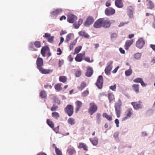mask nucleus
I'll return each instance as SVG.
<instances>
[{
	"mask_svg": "<svg viewBox=\"0 0 155 155\" xmlns=\"http://www.w3.org/2000/svg\"><path fill=\"white\" fill-rule=\"evenodd\" d=\"M41 41H36L34 43H30L28 45V48L32 51H37V50L36 48H40L41 47Z\"/></svg>",
	"mask_w": 155,
	"mask_h": 155,
	"instance_id": "nucleus-1",
	"label": "nucleus"
},
{
	"mask_svg": "<svg viewBox=\"0 0 155 155\" xmlns=\"http://www.w3.org/2000/svg\"><path fill=\"white\" fill-rule=\"evenodd\" d=\"M121 105V101L120 99H119L118 100L117 102L115 104L114 106L115 112L118 118L120 116Z\"/></svg>",
	"mask_w": 155,
	"mask_h": 155,
	"instance_id": "nucleus-2",
	"label": "nucleus"
},
{
	"mask_svg": "<svg viewBox=\"0 0 155 155\" xmlns=\"http://www.w3.org/2000/svg\"><path fill=\"white\" fill-rule=\"evenodd\" d=\"M64 111L69 116H72L74 113V108L71 104L68 105L64 109Z\"/></svg>",
	"mask_w": 155,
	"mask_h": 155,
	"instance_id": "nucleus-3",
	"label": "nucleus"
},
{
	"mask_svg": "<svg viewBox=\"0 0 155 155\" xmlns=\"http://www.w3.org/2000/svg\"><path fill=\"white\" fill-rule=\"evenodd\" d=\"M97 109V107L94 103H91L90 104V107L88 109V113L92 115L96 112Z\"/></svg>",
	"mask_w": 155,
	"mask_h": 155,
	"instance_id": "nucleus-4",
	"label": "nucleus"
},
{
	"mask_svg": "<svg viewBox=\"0 0 155 155\" xmlns=\"http://www.w3.org/2000/svg\"><path fill=\"white\" fill-rule=\"evenodd\" d=\"M94 18L91 16H88L87 18L86 21L84 23V25L85 26L88 27L91 25L94 22Z\"/></svg>",
	"mask_w": 155,
	"mask_h": 155,
	"instance_id": "nucleus-5",
	"label": "nucleus"
},
{
	"mask_svg": "<svg viewBox=\"0 0 155 155\" xmlns=\"http://www.w3.org/2000/svg\"><path fill=\"white\" fill-rule=\"evenodd\" d=\"M133 110L131 108H129L126 110L125 114L126 116L122 118V121H124L130 118L133 114Z\"/></svg>",
	"mask_w": 155,
	"mask_h": 155,
	"instance_id": "nucleus-6",
	"label": "nucleus"
},
{
	"mask_svg": "<svg viewBox=\"0 0 155 155\" xmlns=\"http://www.w3.org/2000/svg\"><path fill=\"white\" fill-rule=\"evenodd\" d=\"M115 22V21L114 20L110 21L108 19L103 18V27L105 28H108L110 27L111 23Z\"/></svg>",
	"mask_w": 155,
	"mask_h": 155,
	"instance_id": "nucleus-7",
	"label": "nucleus"
},
{
	"mask_svg": "<svg viewBox=\"0 0 155 155\" xmlns=\"http://www.w3.org/2000/svg\"><path fill=\"white\" fill-rule=\"evenodd\" d=\"M103 78L102 75H100L97 79V81L96 83V85L99 89H101L103 86Z\"/></svg>",
	"mask_w": 155,
	"mask_h": 155,
	"instance_id": "nucleus-8",
	"label": "nucleus"
},
{
	"mask_svg": "<svg viewBox=\"0 0 155 155\" xmlns=\"http://www.w3.org/2000/svg\"><path fill=\"white\" fill-rule=\"evenodd\" d=\"M93 26L94 28H98L103 27V18L97 19L94 22Z\"/></svg>",
	"mask_w": 155,
	"mask_h": 155,
	"instance_id": "nucleus-9",
	"label": "nucleus"
},
{
	"mask_svg": "<svg viewBox=\"0 0 155 155\" xmlns=\"http://www.w3.org/2000/svg\"><path fill=\"white\" fill-rule=\"evenodd\" d=\"M113 63V62L112 61H110L107 63V66L106 67L104 70L105 73L107 75H109L110 74V71L112 69V65Z\"/></svg>",
	"mask_w": 155,
	"mask_h": 155,
	"instance_id": "nucleus-10",
	"label": "nucleus"
},
{
	"mask_svg": "<svg viewBox=\"0 0 155 155\" xmlns=\"http://www.w3.org/2000/svg\"><path fill=\"white\" fill-rule=\"evenodd\" d=\"M145 44V42L142 38H139L137 41L136 46L138 48H141Z\"/></svg>",
	"mask_w": 155,
	"mask_h": 155,
	"instance_id": "nucleus-11",
	"label": "nucleus"
},
{
	"mask_svg": "<svg viewBox=\"0 0 155 155\" xmlns=\"http://www.w3.org/2000/svg\"><path fill=\"white\" fill-rule=\"evenodd\" d=\"M43 37L47 38L48 41L50 43H52L54 41V36H51V34L48 33H45Z\"/></svg>",
	"mask_w": 155,
	"mask_h": 155,
	"instance_id": "nucleus-12",
	"label": "nucleus"
},
{
	"mask_svg": "<svg viewBox=\"0 0 155 155\" xmlns=\"http://www.w3.org/2000/svg\"><path fill=\"white\" fill-rule=\"evenodd\" d=\"M115 13V10L112 8H108L105 10V13L107 15H110L114 14Z\"/></svg>",
	"mask_w": 155,
	"mask_h": 155,
	"instance_id": "nucleus-13",
	"label": "nucleus"
},
{
	"mask_svg": "<svg viewBox=\"0 0 155 155\" xmlns=\"http://www.w3.org/2000/svg\"><path fill=\"white\" fill-rule=\"evenodd\" d=\"M36 64L37 68L39 69L43 65V60L42 58L38 57L37 59Z\"/></svg>",
	"mask_w": 155,
	"mask_h": 155,
	"instance_id": "nucleus-14",
	"label": "nucleus"
},
{
	"mask_svg": "<svg viewBox=\"0 0 155 155\" xmlns=\"http://www.w3.org/2000/svg\"><path fill=\"white\" fill-rule=\"evenodd\" d=\"M62 10L61 9H58L54 10L51 13V17L57 16L58 15L61 14L62 12Z\"/></svg>",
	"mask_w": 155,
	"mask_h": 155,
	"instance_id": "nucleus-15",
	"label": "nucleus"
},
{
	"mask_svg": "<svg viewBox=\"0 0 155 155\" xmlns=\"http://www.w3.org/2000/svg\"><path fill=\"white\" fill-rule=\"evenodd\" d=\"M85 52L78 54L75 58V61L78 62L81 61L83 57L85 56Z\"/></svg>",
	"mask_w": 155,
	"mask_h": 155,
	"instance_id": "nucleus-16",
	"label": "nucleus"
},
{
	"mask_svg": "<svg viewBox=\"0 0 155 155\" xmlns=\"http://www.w3.org/2000/svg\"><path fill=\"white\" fill-rule=\"evenodd\" d=\"M131 104L135 109L137 110L142 107L141 102L140 101L132 102Z\"/></svg>",
	"mask_w": 155,
	"mask_h": 155,
	"instance_id": "nucleus-17",
	"label": "nucleus"
},
{
	"mask_svg": "<svg viewBox=\"0 0 155 155\" xmlns=\"http://www.w3.org/2000/svg\"><path fill=\"white\" fill-rule=\"evenodd\" d=\"M49 50L50 48L48 46H45L42 47L41 51V53L42 56L45 57L46 54Z\"/></svg>",
	"mask_w": 155,
	"mask_h": 155,
	"instance_id": "nucleus-18",
	"label": "nucleus"
},
{
	"mask_svg": "<svg viewBox=\"0 0 155 155\" xmlns=\"http://www.w3.org/2000/svg\"><path fill=\"white\" fill-rule=\"evenodd\" d=\"M77 19V17L74 15H71L68 16L67 21L70 23H73Z\"/></svg>",
	"mask_w": 155,
	"mask_h": 155,
	"instance_id": "nucleus-19",
	"label": "nucleus"
},
{
	"mask_svg": "<svg viewBox=\"0 0 155 155\" xmlns=\"http://www.w3.org/2000/svg\"><path fill=\"white\" fill-rule=\"evenodd\" d=\"M76 105L75 112L77 113L82 106V103L80 101H77L75 103Z\"/></svg>",
	"mask_w": 155,
	"mask_h": 155,
	"instance_id": "nucleus-20",
	"label": "nucleus"
},
{
	"mask_svg": "<svg viewBox=\"0 0 155 155\" xmlns=\"http://www.w3.org/2000/svg\"><path fill=\"white\" fill-rule=\"evenodd\" d=\"M67 152L69 155H73L76 153L75 149L71 146H70L67 150Z\"/></svg>",
	"mask_w": 155,
	"mask_h": 155,
	"instance_id": "nucleus-21",
	"label": "nucleus"
},
{
	"mask_svg": "<svg viewBox=\"0 0 155 155\" xmlns=\"http://www.w3.org/2000/svg\"><path fill=\"white\" fill-rule=\"evenodd\" d=\"M38 70L41 73L44 74H48L52 73L53 71L52 70L44 69L42 67L40 68Z\"/></svg>",
	"mask_w": 155,
	"mask_h": 155,
	"instance_id": "nucleus-22",
	"label": "nucleus"
},
{
	"mask_svg": "<svg viewBox=\"0 0 155 155\" xmlns=\"http://www.w3.org/2000/svg\"><path fill=\"white\" fill-rule=\"evenodd\" d=\"M115 6L118 8H122L124 6L122 0H115Z\"/></svg>",
	"mask_w": 155,
	"mask_h": 155,
	"instance_id": "nucleus-23",
	"label": "nucleus"
},
{
	"mask_svg": "<svg viewBox=\"0 0 155 155\" xmlns=\"http://www.w3.org/2000/svg\"><path fill=\"white\" fill-rule=\"evenodd\" d=\"M133 42V40L132 39L130 40H127L125 42V48L126 50H127L130 45Z\"/></svg>",
	"mask_w": 155,
	"mask_h": 155,
	"instance_id": "nucleus-24",
	"label": "nucleus"
},
{
	"mask_svg": "<svg viewBox=\"0 0 155 155\" xmlns=\"http://www.w3.org/2000/svg\"><path fill=\"white\" fill-rule=\"evenodd\" d=\"M78 33L80 36L86 38H88L89 37V35L84 31H80Z\"/></svg>",
	"mask_w": 155,
	"mask_h": 155,
	"instance_id": "nucleus-25",
	"label": "nucleus"
},
{
	"mask_svg": "<svg viewBox=\"0 0 155 155\" xmlns=\"http://www.w3.org/2000/svg\"><path fill=\"white\" fill-rule=\"evenodd\" d=\"M127 13L129 16L131 18L133 16L134 8L132 6H130L127 8Z\"/></svg>",
	"mask_w": 155,
	"mask_h": 155,
	"instance_id": "nucleus-26",
	"label": "nucleus"
},
{
	"mask_svg": "<svg viewBox=\"0 0 155 155\" xmlns=\"http://www.w3.org/2000/svg\"><path fill=\"white\" fill-rule=\"evenodd\" d=\"M78 147L79 149L83 148L84 150L86 151L88 150L87 146L85 143H80Z\"/></svg>",
	"mask_w": 155,
	"mask_h": 155,
	"instance_id": "nucleus-27",
	"label": "nucleus"
},
{
	"mask_svg": "<svg viewBox=\"0 0 155 155\" xmlns=\"http://www.w3.org/2000/svg\"><path fill=\"white\" fill-rule=\"evenodd\" d=\"M146 2L148 8L152 9L154 8V5L151 1L147 0Z\"/></svg>",
	"mask_w": 155,
	"mask_h": 155,
	"instance_id": "nucleus-28",
	"label": "nucleus"
},
{
	"mask_svg": "<svg viewBox=\"0 0 155 155\" xmlns=\"http://www.w3.org/2000/svg\"><path fill=\"white\" fill-rule=\"evenodd\" d=\"M93 73V71L92 69L91 68H88L86 73V76L88 77H91Z\"/></svg>",
	"mask_w": 155,
	"mask_h": 155,
	"instance_id": "nucleus-29",
	"label": "nucleus"
},
{
	"mask_svg": "<svg viewBox=\"0 0 155 155\" xmlns=\"http://www.w3.org/2000/svg\"><path fill=\"white\" fill-rule=\"evenodd\" d=\"M132 87L133 90L136 93H138L139 92V85L138 84H134L132 85Z\"/></svg>",
	"mask_w": 155,
	"mask_h": 155,
	"instance_id": "nucleus-30",
	"label": "nucleus"
},
{
	"mask_svg": "<svg viewBox=\"0 0 155 155\" xmlns=\"http://www.w3.org/2000/svg\"><path fill=\"white\" fill-rule=\"evenodd\" d=\"M62 84L61 83H58L54 85L55 89L58 91H59L62 90V87H61Z\"/></svg>",
	"mask_w": 155,
	"mask_h": 155,
	"instance_id": "nucleus-31",
	"label": "nucleus"
},
{
	"mask_svg": "<svg viewBox=\"0 0 155 155\" xmlns=\"http://www.w3.org/2000/svg\"><path fill=\"white\" fill-rule=\"evenodd\" d=\"M86 83L84 81H83L81 83L80 85L78 87V90L80 91H82L86 87Z\"/></svg>",
	"mask_w": 155,
	"mask_h": 155,
	"instance_id": "nucleus-32",
	"label": "nucleus"
},
{
	"mask_svg": "<svg viewBox=\"0 0 155 155\" xmlns=\"http://www.w3.org/2000/svg\"><path fill=\"white\" fill-rule=\"evenodd\" d=\"M90 140L93 145L96 146L97 145L98 142V139L97 138L95 137L92 140H91V138H90Z\"/></svg>",
	"mask_w": 155,
	"mask_h": 155,
	"instance_id": "nucleus-33",
	"label": "nucleus"
},
{
	"mask_svg": "<svg viewBox=\"0 0 155 155\" xmlns=\"http://www.w3.org/2000/svg\"><path fill=\"white\" fill-rule=\"evenodd\" d=\"M73 35V34L72 33H69L66 36L65 42L67 43H69V41L71 40V37Z\"/></svg>",
	"mask_w": 155,
	"mask_h": 155,
	"instance_id": "nucleus-34",
	"label": "nucleus"
},
{
	"mask_svg": "<svg viewBox=\"0 0 155 155\" xmlns=\"http://www.w3.org/2000/svg\"><path fill=\"white\" fill-rule=\"evenodd\" d=\"M67 80V77L64 76H60L59 78V80L60 82L65 83Z\"/></svg>",
	"mask_w": 155,
	"mask_h": 155,
	"instance_id": "nucleus-35",
	"label": "nucleus"
},
{
	"mask_svg": "<svg viewBox=\"0 0 155 155\" xmlns=\"http://www.w3.org/2000/svg\"><path fill=\"white\" fill-rule=\"evenodd\" d=\"M52 117L56 119H58L60 117V115L59 113L57 112H54L52 113Z\"/></svg>",
	"mask_w": 155,
	"mask_h": 155,
	"instance_id": "nucleus-36",
	"label": "nucleus"
},
{
	"mask_svg": "<svg viewBox=\"0 0 155 155\" xmlns=\"http://www.w3.org/2000/svg\"><path fill=\"white\" fill-rule=\"evenodd\" d=\"M47 123L50 127L54 128V124L52 121L48 119L47 120Z\"/></svg>",
	"mask_w": 155,
	"mask_h": 155,
	"instance_id": "nucleus-37",
	"label": "nucleus"
},
{
	"mask_svg": "<svg viewBox=\"0 0 155 155\" xmlns=\"http://www.w3.org/2000/svg\"><path fill=\"white\" fill-rule=\"evenodd\" d=\"M132 71L131 69V66H130L129 69L125 71V74L126 76H129L132 73Z\"/></svg>",
	"mask_w": 155,
	"mask_h": 155,
	"instance_id": "nucleus-38",
	"label": "nucleus"
},
{
	"mask_svg": "<svg viewBox=\"0 0 155 155\" xmlns=\"http://www.w3.org/2000/svg\"><path fill=\"white\" fill-rule=\"evenodd\" d=\"M103 116L106 118L108 120L111 121L112 120V117L111 116L108 115L106 113H104L103 114Z\"/></svg>",
	"mask_w": 155,
	"mask_h": 155,
	"instance_id": "nucleus-39",
	"label": "nucleus"
},
{
	"mask_svg": "<svg viewBox=\"0 0 155 155\" xmlns=\"http://www.w3.org/2000/svg\"><path fill=\"white\" fill-rule=\"evenodd\" d=\"M40 96L42 98H45L47 96V94L44 90L41 91L40 93Z\"/></svg>",
	"mask_w": 155,
	"mask_h": 155,
	"instance_id": "nucleus-40",
	"label": "nucleus"
},
{
	"mask_svg": "<svg viewBox=\"0 0 155 155\" xmlns=\"http://www.w3.org/2000/svg\"><path fill=\"white\" fill-rule=\"evenodd\" d=\"M108 98L109 100L110 103L114 99V96L112 94H108Z\"/></svg>",
	"mask_w": 155,
	"mask_h": 155,
	"instance_id": "nucleus-41",
	"label": "nucleus"
},
{
	"mask_svg": "<svg viewBox=\"0 0 155 155\" xmlns=\"http://www.w3.org/2000/svg\"><path fill=\"white\" fill-rule=\"evenodd\" d=\"M77 41V39H76L70 44V50H71L73 49L74 48V46H75L76 44Z\"/></svg>",
	"mask_w": 155,
	"mask_h": 155,
	"instance_id": "nucleus-42",
	"label": "nucleus"
},
{
	"mask_svg": "<svg viewBox=\"0 0 155 155\" xmlns=\"http://www.w3.org/2000/svg\"><path fill=\"white\" fill-rule=\"evenodd\" d=\"M82 48V47L81 46H79L76 47L74 49V52L73 53V54L78 53L81 51Z\"/></svg>",
	"mask_w": 155,
	"mask_h": 155,
	"instance_id": "nucleus-43",
	"label": "nucleus"
},
{
	"mask_svg": "<svg viewBox=\"0 0 155 155\" xmlns=\"http://www.w3.org/2000/svg\"><path fill=\"white\" fill-rule=\"evenodd\" d=\"M68 122L71 125L74 124L75 123L74 119L72 118H69L68 120Z\"/></svg>",
	"mask_w": 155,
	"mask_h": 155,
	"instance_id": "nucleus-44",
	"label": "nucleus"
},
{
	"mask_svg": "<svg viewBox=\"0 0 155 155\" xmlns=\"http://www.w3.org/2000/svg\"><path fill=\"white\" fill-rule=\"evenodd\" d=\"M101 115L100 114L97 113L96 115V121L98 124H99L101 121Z\"/></svg>",
	"mask_w": 155,
	"mask_h": 155,
	"instance_id": "nucleus-45",
	"label": "nucleus"
},
{
	"mask_svg": "<svg viewBox=\"0 0 155 155\" xmlns=\"http://www.w3.org/2000/svg\"><path fill=\"white\" fill-rule=\"evenodd\" d=\"M89 92L88 90H85L81 93V96L83 97H85L89 94Z\"/></svg>",
	"mask_w": 155,
	"mask_h": 155,
	"instance_id": "nucleus-46",
	"label": "nucleus"
},
{
	"mask_svg": "<svg viewBox=\"0 0 155 155\" xmlns=\"http://www.w3.org/2000/svg\"><path fill=\"white\" fill-rule=\"evenodd\" d=\"M141 55V54L138 53L136 54L134 56V58L137 60L139 59L140 58Z\"/></svg>",
	"mask_w": 155,
	"mask_h": 155,
	"instance_id": "nucleus-47",
	"label": "nucleus"
},
{
	"mask_svg": "<svg viewBox=\"0 0 155 155\" xmlns=\"http://www.w3.org/2000/svg\"><path fill=\"white\" fill-rule=\"evenodd\" d=\"M58 108V107L55 105V104H53L52 107H51V111H54L57 110Z\"/></svg>",
	"mask_w": 155,
	"mask_h": 155,
	"instance_id": "nucleus-48",
	"label": "nucleus"
},
{
	"mask_svg": "<svg viewBox=\"0 0 155 155\" xmlns=\"http://www.w3.org/2000/svg\"><path fill=\"white\" fill-rule=\"evenodd\" d=\"M55 151L57 155H62L61 151L59 148H56Z\"/></svg>",
	"mask_w": 155,
	"mask_h": 155,
	"instance_id": "nucleus-49",
	"label": "nucleus"
},
{
	"mask_svg": "<svg viewBox=\"0 0 155 155\" xmlns=\"http://www.w3.org/2000/svg\"><path fill=\"white\" fill-rule=\"evenodd\" d=\"M81 74V71L80 70H78L76 72L75 75L77 77H80Z\"/></svg>",
	"mask_w": 155,
	"mask_h": 155,
	"instance_id": "nucleus-50",
	"label": "nucleus"
},
{
	"mask_svg": "<svg viewBox=\"0 0 155 155\" xmlns=\"http://www.w3.org/2000/svg\"><path fill=\"white\" fill-rule=\"evenodd\" d=\"M142 79L140 78H137L134 80V82L135 83H140L142 81Z\"/></svg>",
	"mask_w": 155,
	"mask_h": 155,
	"instance_id": "nucleus-51",
	"label": "nucleus"
},
{
	"mask_svg": "<svg viewBox=\"0 0 155 155\" xmlns=\"http://www.w3.org/2000/svg\"><path fill=\"white\" fill-rule=\"evenodd\" d=\"M84 60L87 62H92L93 61V60H91L89 57H87L84 58Z\"/></svg>",
	"mask_w": 155,
	"mask_h": 155,
	"instance_id": "nucleus-52",
	"label": "nucleus"
},
{
	"mask_svg": "<svg viewBox=\"0 0 155 155\" xmlns=\"http://www.w3.org/2000/svg\"><path fill=\"white\" fill-rule=\"evenodd\" d=\"M116 86L115 84L113 86H111L110 87V88L113 91H115L116 90Z\"/></svg>",
	"mask_w": 155,
	"mask_h": 155,
	"instance_id": "nucleus-53",
	"label": "nucleus"
},
{
	"mask_svg": "<svg viewBox=\"0 0 155 155\" xmlns=\"http://www.w3.org/2000/svg\"><path fill=\"white\" fill-rule=\"evenodd\" d=\"M54 101L55 103L57 104H60V101L56 97H54L53 98Z\"/></svg>",
	"mask_w": 155,
	"mask_h": 155,
	"instance_id": "nucleus-54",
	"label": "nucleus"
},
{
	"mask_svg": "<svg viewBox=\"0 0 155 155\" xmlns=\"http://www.w3.org/2000/svg\"><path fill=\"white\" fill-rule=\"evenodd\" d=\"M63 63V60H60L58 62V66L59 67H61Z\"/></svg>",
	"mask_w": 155,
	"mask_h": 155,
	"instance_id": "nucleus-55",
	"label": "nucleus"
},
{
	"mask_svg": "<svg viewBox=\"0 0 155 155\" xmlns=\"http://www.w3.org/2000/svg\"><path fill=\"white\" fill-rule=\"evenodd\" d=\"M57 51L58 52L57 53V54L58 55H60L62 53V51L60 48H58L57 50Z\"/></svg>",
	"mask_w": 155,
	"mask_h": 155,
	"instance_id": "nucleus-56",
	"label": "nucleus"
},
{
	"mask_svg": "<svg viewBox=\"0 0 155 155\" xmlns=\"http://www.w3.org/2000/svg\"><path fill=\"white\" fill-rule=\"evenodd\" d=\"M115 123L116 124L117 127H119V121L118 119H116L115 120Z\"/></svg>",
	"mask_w": 155,
	"mask_h": 155,
	"instance_id": "nucleus-57",
	"label": "nucleus"
},
{
	"mask_svg": "<svg viewBox=\"0 0 155 155\" xmlns=\"http://www.w3.org/2000/svg\"><path fill=\"white\" fill-rule=\"evenodd\" d=\"M118 135L119 133L118 132H116L114 134V137L115 138L117 139L118 138Z\"/></svg>",
	"mask_w": 155,
	"mask_h": 155,
	"instance_id": "nucleus-58",
	"label": "nucleus"
},
{
	"mask_svg": "<svg viewBox=\"0 0 155 155\" xmlns=\"http://www.w3.org/2000/svg\"><path fill=\"white\" fill-rule=\"evenodd\" d=\"M64 41V38L63 37H61L60 38V41L59 43V44L58 46H60L61 44Z\"/></svg>",
	"mask_w": 155,
	"mask_h": 155,
	"instance_id": "nucleus-59",
	"label": "nucleus"
},
{
	"mask_svg": "<svg viewBox=\"0 0 155 155\" xmlns=\"http://www.w3.org/2000/svg\"><path fill=\"white\" fill-rule=\"evenodd\" d=\"M117 34L116 33H114L112 34L111 35V38H114L117 37Z\"/></svg>",
	"mask_w": 155,
	"mask_h": 155,
	"instance_id": "nucleus-60",
	"label": "nucleus"
},
{
	"mask_svg": "<svg viewBox=\"0 0 155 155\" xmlns=\"http://www.w3.org/2000/svg\"><path fill=\"white\" fill-rule=\"evenodd\" d=\"M119 51L120 52L123 54H124L125 53L124 50H123L121 48H120L119 49Z\"/></svg>",
	"mask_w": 155,
	"mask_h": 155,
	"instance_id": "nucleus-61",
	"label": "nucleus"
},
{
	"mask_svg": "<svg viewBox=\"0 0 155 155\" xmlns=\"http://www.w3.org/2000/svg\"><path fill=\"white\" fill-rule=\"evenodd\" d=\"M73 25L74 28L77 29L78 28L79 26H80L78 24H77L76 23H74L73 24Z\"/></svg>",
	"mask_w": 155,
	"mask_h": 155,
	"instance_id": "nucleus-62",
	"label": "nucleus"
},
{
	"mask_svg": "<svg viewBox=\"0 0 155 155\" xmlns=\"http://www.w3.org/2000/svg\"><path fill=\"white\" fill-rule=\"evenodd\" d=\"M111 5L110 1H108L106 3V6L107 7H109Z\"/></svg>",
	"mask_w": 155,
	"mask_h": 155,
	"instance_id": "nucleus-63",
	"label": "nucleus"
},
{
	"mask_svg": "<svg viewBox=\"0 0 155 155\" xmlns=\"http://www.w3.org/2000/svg\"><path fill=\"white\" fill-rule=\"evenodd\" d=\"M150 47L152 48V49L154 50H155V45H150Z\"/></svg>",
	"mask_w": 155,
	"mask_h": 155,
	"instance_id": "nucleus-64",
	"label": "nucleus"
}]
</instances>
